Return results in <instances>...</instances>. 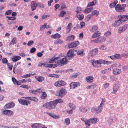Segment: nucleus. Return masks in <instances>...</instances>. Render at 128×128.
<instances>
[{"label":"nucleus","mask_w":128,"mask_h":128,"mask_svg":"<svg viewBox=\"0 0 128 128\" xmlns=\"http://www.w3.org/2000/svg\"><path fill=\"white\" fill-rule=\"evenodd\" d=\"M49 62L51 63H56L57 66H60L66 64L68 62V60L66 58H63L60 59L58 57L56 58L53 57L50 60Z\"/></svg>","instance_id":"f257e3e1"},{"label":"nucleus","mask_w":128,"mask_h":128,"mask_svg":"<svg viewBox=\"0 0 128 128\" xmlns=\"http://www.w3.org/2000/svg\"><path fill=\"white\" fill-rule=\"evenodd\" d=\"M92 64L93 66L95 67L98 68L100 67V64H108L110 62L102 60H92L91 61Z\"/></svg>","instance_id":"f03ea898"},{"label":"nucleus","mask_w":128,"mask_h":128,"mask_svg":"<svg viewBox=\"0 0 128 128\" xmlns=\"http://www.w3.org/2000/svg\"><path fill=\"white\" fill-rule=\"evenodd\" d=\"M56 102L54 100L48 102L44 104L43 106L49 110L53 109L56 106Z\"/></svg>","instance_id":"7ed1b4c3"},{"label":"nucleus","mask_w":128,"mask_h":128,"mask_svg":"<svg viewBox=\"0 0 128 128\" xmlns=\"http://www.w3.org/2000/svg\"><path fill=\"white\" fill-rule=\"evenodd\" d=\"M126 5L125 4H117L115 7V10L116 12H124L126 10L125 8Z\"/></svg>","instance_id":"20e7f679"},{"label":"nucleus","mask_w":128,"mask_h":128,"mask_svg":"<svg viewBox=\"0 0 128 128\" xmlns=\"http://www.w3.org/2000/svg\"><path fill=\"white\" fill-rule=\"evenodd\" d=\"M118 18H119L122 22H125L128 20V16L126 15L120 14L118 16Z\"/></svg>","instance_id":"39448f33"},{"label":"nucleus","mask_w":128,"mask_h":128,"mask_svg":"<svg viewBox=\"0 0 128 128\" xmlns=\"http://www.w3.org/2000/svg\"><path fill=\"white\" fill-rule=\"evenodd\" d=\"M31 126L32 128H47L44 125L38 123H35L32 124Z\"/></svg>","instance_id":"423d86ee"},{"label":"nucleus","mask_w":128,"mask_h":128,"mask_svg":"<svg viewBox=\"0 0 128 128\" xmlns=\"http://www.w3.org/2000/svg\"><path fill=\"white\" fill-rule=\"evenodd\" d=\"M79 44V42L78 41H75L72 42L70 44L68 45V47L69 48H74L78 45Z\"/></svg>","instance_id":"0eeeda50"},{"label":"nucleus","mask_w":128,"mask_h":128,"mask_svg":"<svg viewBox=\"0 0 128 128\" xmlns=\"http://www.w3.org/2000/svg\"><path fill=\"white\" fill-rule=\"evenodd\" d=\"M80 86V84L79 82H72L70 84V89H73L76 87L78 86Z\"/></svg>","instance_id":"6e6552de"},{"label":"nucleus","mask_w":128,"mask_h":128,"mask_svg":"<svg viewBox=\"0 0 128 128\" xmlns=\"http://www.w3.org/2000/svg\"><path fill=\"white\" fill-rule=\"evenodd\" d=\"M2 113L7 116H10L13 114V112L10 110H6L2 112Z\"/></svg>","instance_id":"1a4fd4ad"},{"label":"nucleus","mask_w":128,"mask_h":128,"mask_svg":"<svg viewBox=\"0 0 128 128\" xmlns=\"http://www.w3.org/2000/svg\"><path fill=\"white\" fill-rule=\"evenodd\" d=\"M37 6V4L36 1H34L31 2L30 4V7L32 11L36 9Z\"/></svg>","instance_id":"9d476101"},{"label":"nucleus","mask_w":128,"mask_h":128,"mask_svg":"<svg viewBox=\"0 0 128 128\" xmlns=\"http://www.w3.org/2000/svg\"><path fill=\"white\" fill-rule=\"evenodd\" d=\"M119 86L118 84L116 82L113 87V90L112 93L113 94H116L118 89L119 88Z\"/></svg>","instance_id":"9b49d317"},{"label":"nucleus","mask_w":128,"mask_h":128,"mask_svg":"<svg viewBox=\"0 0 128 128\" xmlns=\"http://www.w3.org/2000/svg\"><path fill=\"white\" fill-rule=\"evenodd\" d=\"M118 20H116L114 23L112 24V26L115 27L119 26L122 24V22L121 20H120L119 18H118Z\"/></svg>","instance_id":"f8f14e48"},{"label":"nucleus","mask_w":128,"mask_h":128,"mask_svg":"<svg viewBox=\"0 0 128 128\" xmlns=\"http://www.w3.org/2000/svg\"><path fill=\"white\" fill-rule=\"evenodd\" d=\"M15 106V104L13 102H11L6 104L4 106V108H12Z\"/></svg>","instance_id":"ddd939ff"},{"label":"nucleus","mask_w":128,"mask_h":128,"mask_svg":"<svg viewBox=\"0 0 128 128\" xmlns=\"http://www.w3.org/2000/svg\"><path fill=\"white\" fill-rule=\"evenodd\" d=\"M26 99H28L30 100L37 102L38 101V100L36 97L34 96H26L24 98Z\"/></svg>","instance_id":"4468645a"},{"label":"nucleus","mask_w":128,"mask_h":128,"mask_svg":"<svg viewBox=\"0 0 128 128\" xmlns=\"http://www.w3.org/2000/svg\"><path fill=\"white\" fill-rule=\"evenodd\" d=\"M94 78L91 76L86 77V82L89 83H91L93 82Z\"/></svg>","instance_id":"2eb2a0df"},{"label":"nucleus","mask_w":128,"mask_h":128,"mask_svg":"<svg viewBox=\"0 0 128 128\" xmlns=\"http://www.w3.org/2000/svg\"><path fill=\"white\" fill-rule=\"evenodd\" d=\"M97 2L96 0H94L92 2H88L87 6V8H90L92 6L95 5Z\"/></svg>","instance_id":"dca6fc26"},{"label":"nucleus","mask_w":128,"mask_h":128,"mask_svg":"<svg viewBox=\"0 0 128 128\" xmlns=\"http://www.w3.org/2000/svg\"><path fill=\"white\" fill-rule=\"evenodd\" d=\"M18 101L19 103L22 105L24 106H28L27 101L26 100H24L22 99H18Z\"/></svg>","instance_id":"f3484780"},{"label":"nucleus","mask_w":128,"mask_h":128,"mask_svg":"<svg viewBox=\"0 0 128 128\" xmlns=\"http://www.w3.org/2000/svg\"><path fill=\"white\" fill-rule=\"evenodd\" d=\"M89 120L91 123L95 124L98 121V120L96 118H93L89 119Z\"/></svg>","instance_id":"a211bd4d"},{"label":"nucleus","mask_w":128,"mask_h":128,"mask_svg":"<svg viewBox=\"0 0 128 128\" xmlns=\"http://www.w3.org/2000/svg\"><path fill=\"white\" fill-rule=\"evenodd\" d=\"M12 80L14 84L18 86L21 85V82L18 81L14 78L12 77Z\"/></svg>","instance_id":"6ab92c4d"},{"label":"nucleus","mask_w":128,"mask_h":128,"mask_svg":"<svg viewBox=\"0 0 128 128\" xmlns=\"http://www.w3.org/2000/svg\"><path fill=\"white\" fill-rule=\"evenodd\" d=\"M50 63V64H47L46 67L50 68H54L57 66V64H56V63Z\"/></svg>","instance_id":"aec40b11"},{"label":"nucleus","mask_w":128,"mask_h":128,"mask_svg":"<svg viewBox=\"0 0 128 128\" xmlns=\"http://www.w3.org/2000/svg\"><path fill=\"white\" fill-rule=\"evenodd\" d=\"M93 8L92 7L87 8L85 9L83 12L86 14H88L90 12L93 10Z\"/></svg>","instance_id":"412c9836"},{"label":"nucleus","mask_w":128,"mask_h":128,"mask_svg":"<svg viewBox=\"0 0 128 128\" xmlns=\"http://www.w3.org/2000/svg\"><path fill=\"white\" fill-rule=\"evenodd\" d=\"M121 72L120 69L115 68L113 69V73L114 74L117 75L120 74Z\"/></svg>","instance_id":"4be33fe9"},{"label":"nucleus","mask_w":128,"mask_h":128,"mask_svg":"<svg viewBox=\"0 0 128 128\" xmlns=\"http://www.w3.org/2000/svg\"><path fill=\"white\" fill-rule=\"evenodd\" d=\"M118 3V1L117 0H116L114 2H113L111 3L109 5L110 7L112 8H113L115 7L117 5V4Z\"/></svg>","instance_id":"5701e85b"},{"label":"nucleus","mask_w":128,"mask_h":128,"mask_svg":"<svg viewBox=\"0 0 128 128\" xmlns=\"http://www.w3.org/2000/svg\"><path fill=\"white\" fill-rule=\"evenodd\" d=\"M66 90L65 89L62 88L60 90L59 95L60 96H63L66 93Z\"/></svg>","instance_id":"b1692460"},{"label":"nucleus","mask_w":128,"mask_h":128,"mask_svg":"<svg viewBox=\"0 0 128 128\" xmlns=\"http://www.w3.org/2000/svg\"><path fill=\"white\" fill-rule=\"evenodd\" d=\"M72 24L71 23H70L68 25L66 28V32L67 33H68L70 32L71 29V26H72Z\"/></svg>","instance_id":"393cba45"},{"label":"nucleus","mask_w":128,"mask_h":128,"mask_svg":"<svg viewBox=\"0 0 128 128\" xmlns=\"http://www.w3.org/2000/svg\"><path fill=\"white\" fill-rule=\"evenodd\" d=\"M35 78L39 82H42L44 80V78L42 76H35Z\"/></svg>","instance_id":"a878e982"},{"label":"nucleus","mask_w":128,"mask_h":128,"mask_svg":"<svg viewBox=\"0 0 128 128\" xmlns=\"http://www.w3.org/2000/svg\"><path fill=\"white\" fill-rule=\"evenodd\" d=\"M74 50L72 49L70 50L67 53V56H73L74 54Z\"/></svg>","instance_id":"bb28decb"},{"label":"nucleus","mask_w":128,"mask_h":128,"mask_svg":"<svg viewBox=\"0 0 128 128\" xmlns=\"http://www.w3.org/2000/svg\"><path fill=\"white\" fill-rule=\"evenodd\" d=\"M100 35V33L99 31H97V32L94 34L92 37V38H96L99 36Z\"/></svg>","instance_id":"cd10ccee"},{"label":"nucleus","mask_w":128,"mask_h":128,"mask_svg":"<svg viewBox=\"0 0 128 128\" xmlns=\"http://www.w3.org/2000/svg\"><path fill=\"white\" fill-rule=\"evenodd\" d=\"M61 37L60 34L58 33L54 35L50 36L51 38H59Z\"/></svg>","instance_id":"c85d7f7f"},{"label":"nucleus","mask_w":128,"mask_h":128,"mask_svg":"<svg viewBox=\"0 0 128 128\" xmlns=\"http://www.w3.org/2000/svg\"><path fill=\"white\" fill-rule=\"evenodd\" d=\"M66 13V12L64 10H62L60 12L58 16L60 17H63L64 15Z\"/></svg>","instance_id":"c756f323"},{"label":"nucleus","mask_w":128,"mask_h":128,"mask_svg":"<svg viewBox=\"0 0 128 128\" xmlns=\"http://www.w3.org/2000/svg\"><path fill=\"white\" fill-rule=\"evenodd\" d=\"M79 110L82 112H85L87 111L88 110L85 107H82L79 108Z\"/></svg>","instance_id":"7c9ffc66"},{"label":"nucleus","mask_w":128,"mask_h":128,"mask_svg":"<svg viewBox=\"0 0 128 128\" xmlns=\"http://www.w3.org/2000/svg\"><path fill=\"white\" fill-rule=\"evenodd\" d=\"M74 38L75 36L74 35H70L67 37L66 40L70 41H73L74 40Z\"/></svg>","instance_id":"2f4dec72"},{"label":"nucleus","mask_w":128,"mask_h":128,"mask_svg":"<svg viewBox=\"0 0 128 128\" xmlns=\"http://www.w3.org/2000/svg\"><path fill=\"white\" fill-rule=\"evenodd\" d=\"M98 51V49L97 48H94L90 52L92 54V56L96 54Z\"/></svg>","instance_id":"473e14b6"},{"label":"nucleus","mask_w":128,"mask_h":128,"mask_svg":"<svg viewBox=\"0 0 128 128\" xmlns=\"http://www.w3.org/2000/svg\"><path fill=\"white\" fill-rule=\"evenodd\" d=\"M14 57H12V60L14 62H15L21 58L20 56H14Z\"/></svg>","instance_id":"72a5a7b5"},{"label":"nucleus","mask_w":128,"mask_h":128,"mask_svg":"<svg viewBox=\"0 0 128 128\" xmlns=\"http://www.w3.org/2000/svg\"><path fill=\"white\" fill-rule=\"evenodd\" d=\"M32 80L30 78H25L21 80L20 81L22 83L23 82H30L32 81Z\"/></svg>","instance_id":"f704fd0d"},{"label":"nucleus","mask_w":128,"mask_h":128,"mask_svg":"<svg viewBox=\"0 0 128 128\" xmlns=\"http://www.w3.org/2000/svg\"><path fill=\"white\" fill-rule=\"evenodd\" d=\"M96 43L102 42H103V38L101 37L95 39Z\"/></svg>","instance_id":"c9c22d12"},{"label":"nucleus","mask_w":128,"mask_h":128,"mask_svg":"<svg viewBox=\"0 0 128 128\" xmlns=\"http://www.w3.org/2000/svg\"><path fill=\"white\" fill-rule=\"evenodd\" d=\"M99 13V12L97 10H94L92 12L91 14L92 16H97L98 14Z\"/></svg>","instance_id":"e433bc0d"},{"label":"nucleus","mask_w":128,"mask_h":128,"mask_svg":"<svg viewBox=\"0 0 128 128\" xmlns=\"http://www.w3.org/2000/svg\"><path fill=\"white\" fill-rule=\"evenodd\" d=\"M102 107L99 106H98L95 109V110L96 112L98 113L101 112L102 111Z\"/></svg>","instance_id":"4c0bfd02"},{"label":"nucleus","mask_w":128,"mask_h":128,"mask_svg":"<svg viewBox=\"0 0 128 128\" xmlns=\"http://www.w3.org/2000/svg\"><path fill=\"white\" fill-rule=\"evenodd\" d=\"M77 18L79 20H82L84 18V16L83 14H80L77 16Z\"/></svg>","instance_id":"58836bf2"},{"label":"nucleus","mask_w":128,"mask_h":128,"mask_svg":"<svg viewBox=\"0 0 128 128\" xmlns=\"http://www.w3.org/2000/svg\"><path fill=\"white\" fill-rule=\"evenodd\" d=\"M68 106L71 109L74 110L76 109V107L75 105L71 103H69Z\"/></svg>","instance_id":"ea45409f"},{"label":"nucleus","mask_w":128,"mask_h":128,"mask_svg":"<svg viewBox=\"0 0 128 128\" xmlns=\"http://www.w3.org/2000/svg\"><path fill=\"white\" fill-rule=\"evenodd\" d=\"M98 29V26L94 25L92 26V28L91 30L92 32H94L97 30Z\"/></svg>","instance_id":"a19ab883"},{"label":"nucleus","mask_w":128,"mask_h":128,"mask_svg":"<svg viewBox=\"0 0 128 128\" xmlns=\"http://www.w3.org/2000/svg\"><path fill=\"white\" fill-rule=\"evenodd\" d=\"M84 52V50H78L76 54H78L79 55L83 56Z\"/></svg>","instance_id":"79ce46f5"},{"label":"nucleus","mask_w":128,"mask_h":128,"mask_svg":"<svg viewBox=\"0 0 128 128\" xmlns=\"http://www.w3.org/2000/svg\"><path fill=\"white\" fill-rule=\"evenodd\" d=\"M111 70V68H110L104 70L102 71V72L104 74L106 73L110 72Z\"/></svg>","instance_id":"37998d69"},{"label":"nucleus","mask_w":128,"mask_h":128,"mask_svg":"<svg viewBox=\"0 0 128 128\" xmlns=\"http://www.w3.org/2000/svg\"><path fill=\"white\" fill-rule=\"evenodd\" d=\"M48 76L50 77H56V78H58L59 77V76L58 75L51 74H48Z\"/></svg>","instance_id":"c03bdc74"},{"label":"nucleus","mask_w":128,"mask_h":128,"mask_svg":"<svg viewBox=\"0 0 128 128\" xmlns=\"http://www.w3.org/2000/svg\"><path fill=\"white\" fill-rule=\"evenodd\" d=\"M82 10L81 8L80 7H77L76 10V12L77 14H78L81 12Z\"/></svg>","instance_id":"a18cd8bd"},{"label":"nucleus","mask_w":128,"mask_h":128,"mask_svg":"<svg viewBox=\"0 0 128 128\" xmlns=\"http://www.w3.org/2000/svg\"><path fill=\"white\" fill-rule=\"evenodd\" d=\"M16 38L14 37L13 38V39L12 40L11 42L10 43V44H16Z\"/></svg>","instance_id":"49530a36"},{"label":"nucleus","mask_w":128,"mask_h":128,"mask_svg":"<svg viewBox=\"0 0 128 128\" xmlns=\"http://www.w3.org/2000/svg\"><path fill=\"white\" fill-rule=\"evenodd\" d=\"M54 101L56 102V105L58 103H61L63 102V100L60 99H58L54 100Z\"/></svg>","instance_id":"de8ad7c7"},{"label":"nucleus","mask_w":128,"mask_h":128,"mask_svg":"<svg viewBox=\"0 0 128 128\" xmlns=\"http://www.w3.org/2000/svg\"><path fill=\"white\" fill-rule=\"evenodd\" d=\"M109 58H110L112 60H116L117 59L121 58V56H108Z\"/></svg>","instance_id":"09e8293b"},{"label":"nucleus","mask_w":128,"mask_h":128,"mask_svg":"<svg viewBox=\"0 0 128 128\" xmlns=\"http://www.w3.org/2000/svg\"><path fill=\"white\" fill-rule=\"evenodd\" d=\"M12 11L11 10H8L6 11V12L5 13V14L6 15H10L11 12H12Z\"/></svg>","instance_id":"8fccbe9b"},{"label":"nucleus","mask_w":128,"mask_h":128,"mask_svg":"<svg viewBox=\"0 0 128 128\" xmlns=\"http://www.w3.org/2000/svg\"><path fill=\"white\" fill-rule=\"evenodd\" d=\"M65 122L67 125H68L70 124V120L68 118H67L65 119Z\"/></svg>","instance_id":"3c124183"},{"label":"nucleus","mask_w":128,"mask_h":128,"mask_svg":"<svg viewBox=\"0 0 128 128\" xmlns=\"http://www.w3.org/2000/svg\"><path fill=\"white\" fill-rule=\"evenodd\" d=\"M46 24H45L44 25L40 27V30L41 31L43 30L46 27Z\"/></svg>","instance_id":"603ef678"},{"label":"nucleus","mask_w":128,"mask_h":128,"mask_svg":"<svg viewBox=\"0 0 128 128\" xmlns=\"http://www.w3.org/2000/svg\"><path fill=\"white\" fill-rule=\"evenodd\" d=\"M54 86H61L60 80L56 82L54 84Z\"/></svg>","instance_id":"864d4df0"},{"label":"nucleus","mask_w":128,"mask_h":128,"mask_svg":"<svg viewBox=\"0 0 128 128\" xmlns=\"http://www.w3.org/2000/svg\"><path fill=\"white\" fill-rule=\"evenodd\" d=\"M6 18H8V20H15L16 19V18L15 17H10V16H6Z\"/></svg>","instance_id":"5fc2aeb1"},{"label":"nucleus","mask_w":128,"mask_h":128,"mask_svg":"<svg viewBox=\"0 0 128 128\" xmlns=\"http://www.w3.org/2000/svg\"><path fill=\"white\" fill-rule=\"evenodd\" d=\"M47 96L46 93L45 92H43L42 96V98L43 99H44L46 98L45 97Z\"/></svg>","instance_id":"6e6d98bb"},{"label":"nucleus","mask_w":128,"mask_h":128,"mask_svg":"<svg viewBox=\"0 0 128 128\" xmlns=\"http://www.w3.org/2000/svg\"><path fill=\"white\" fill-rule=\"evenodd\" d=\"M85 124L86 125H87L88 126H89L90 125V122L88 120H86L85 122Z\"/></svg>","instance_id":"4d7b16f0"},{"label":"nucleus","mask_w":128,"mask_h":128,"mask_svg":"<svg viewBox=\"0 0 128 128\" xmlns=\"http://www.w3.org/2000/svg\"><path fill=\"white\" fill-rule=\"evenodd\" d=\"M2 62L4 64H7L8 62V60L5 58H4L2 60Z\"/></svg>","instance_id":"13d9d810"},{"label":"nucleus","mask_w":128,"mask_h":128,"mask_svg":"<svg viewBox=\"0 0 128 128\" xmlns=\"http://www.w3.org/2000/svg\"><path fill=\"white\" fill-rule=\"evenodd\" d=\"M60 83L61 86H64L66 84V83L63 80H60Z\"/></svg>","instance_id":"bf43d9fd"},{"label":"nucleus","mask_w":128,"mask_h":128,"mask_svg":"<svg viewBox=\"0 0 128 128\" xmlns=\"http://www.w3.org/2000/svg\"><path fill=\"white\" fill-rule=\"evenodd\" d=\"M124 31L125 30L128 28V24H125L124 25L122 28Z\"/></svg>","instance_id":"052dcab7"},{"label":"nucleus","mask_w":128,"mask_h":128,"mask_svg":"<svg viewBox=\"0 0 128 128\" xmlns=\"http://www.w3.org/2000/svg\"><path fill=\"white\" fill-rule=\"evenodd\" d=\"M34 43L33 41L32 40L29 41L27 45L28 46H30L31 45H32Z\"/></svg>","instance_id":"680f3d73"},{"label":"nucleus","mask_w":128,"mask_h":128,"mask_svg":"<svg viewBox=\"0 0 128 128\" xmlns=\"http://www.w3.org/2000/svg\"><path fill=\"white\" fill-rule=\"evenodd\" d=\"M31 74H27L24 75L23 76H22V77L24 78H27L30 77Z\"/></svg>","instance_id":"e2e57ef3"},{"label":"nucleus","mask_w":128,"mask_h":128,"mask_svg":"<svg viewBox=\"0 0 128 128\" xmlns=\"http://www.w3.org/2000/svg\"><path fill=\"white\" fill-rule=\"evenodd\" d=\"M20 87H21L22 88H27V89H28L30 88V87H29L28 86V85H22Z\"/></svg>","instance_id":"0e129e2a"},{"label":"nucleus","mask_w":128,"mask_h":128,"mask_svg":"<svg viewBox=\"0 0 128 128\" xmlns=\"http://www.w3.org/2000/svg\"><path fill=\"white\" fill-rule=\"evenodd\" d=\"M63 42V41L62 40L59 39L57 42H56L55 43L56 44H62Z\"/></svg>","instance_id":"69168bd1"},{"label":"nucleus","mask_w":128,"mask_h":128,"mask_svg":"<svg viewBox=\"0 0 128 128\" xmlns=\"http://www.w3.org/2000/svg\"><path fill=\"white\" fill-rule=\"evenodd\" d=\"M80 28H82L83 26L85 25V23L84 22H80Z\"/></svg>","instance_id":"338daca9"},{"label":"nucleus","mask_w":128,"mask_h":128,"mask_svg":"<svg viewBox=\"0 0 128 128\" xmlns=\"http://www.w3.org/2000/svg\"><path fill=\"white\" fill-rule=\"evenodd\" d=\"M106 46L104 45H102L100 48V49L102 50H106Z\"/></svg>","instance_id":"774afa93"}]
</instances>
